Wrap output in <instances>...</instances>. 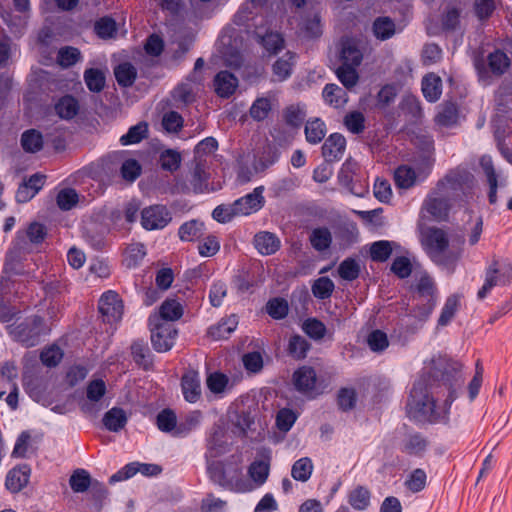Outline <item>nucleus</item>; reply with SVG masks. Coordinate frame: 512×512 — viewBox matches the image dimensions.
I'll list each match as a JSON object with an SVG mask.
<instances>
[{
  "instance_id": "1",
  "label": "nucleus",
  "mask_w": 512,
  "mask_h": 512,
  "mask_svg": "<svg viewBox=\"0 0 512 512\" xmlns=\"http://www.w3.org/2000/svg\"><path fill=\"white\" fill-rule=\"evenodd\" d=\"M429 373L444 385L449 386V395L442 406L436 404L431 396L426 382L419 379L415 382L410 392L407 402V414L411 419L419 422H444L448 419V414L452 402L457 398L456 388L463 384L461 377V364H449L446 361H433Z\"/></svg>"
},
{
  "instance_id": "2",
  "label": "nucleus",
  "mask_w": 512,
  "mask_h": 512,
  "mask_svg": "<svg viewBox=\"0 0 512 512\" xmlns=\"http://www.w3.org/2000/svg\"><path fill=\"white\" fill-rule=\"evenodd\" d=\"M474 176L463 169L450 170L424 200L422 209L437 221L447 220L451 209L473 197Z\"/></svg>"
},
{
  "instance_id": "3",
  "label": "nucleus",
  "mask_w": 512,
  "mask_h": 512,
  "mask_svg": "<svg viewBox=\"0 0 512 512\" xmlns=\"http://www.w3.org/2000/svg\"><path fill=\"white\" fill-rule=\"evenodd\" d=\"M420 243L430 259L439 266L453 273L462 255L464 237L449 234L438 227H428L420 230Z\"/></svg>"
},
{
  "instance_id": "4",
  "label": "nucleus",
  "mask_w": 512,
  "mask_h": 512,
  "mask_svg": "<svg viewBox=\"0 0 512 512\" xmlns=\"http://www.w3.org/2000/svg\"><path fill=\"white\" fill-rule=\"evenodd\" d=\"M211 480L222 487L236 492H246L250 485L242 478L241 469L237 466L225 468L220 461H212L207 467Z\"/></svg>"
},
{
  "instance_id": "5",
  "label": "nucleus",
  "mask_w": 512,
  "mask_h": 512,
  "mask_svg": "<svg viewBox=\"0 0 512 512\" xmlns=\"http://www.w3.org/2000/svg\"><path fill=\"white\" fill-rule=\"evenodd\" d=\"M512 281V264L509 262H500L496 259L492 261L485 272V281L477 293V297L483 300L495 286H507Z\"/></svg>"
},
{
  "instance_id": "6",
  "label": "nucleus",
  "mask_w": 512,
  "mask_h": 512,
  "mask_svg": "<svg viewBox=\"0 0 512 512\" xmlns=\"http://www.w3.org/2000/svg\"><path fill=\"white\" fill-rule=\"evenodd\" d=\"M151 326V342L157 352H167L174 345L177 330L174 325L159 322V319H149Z\"/></svg>"
},
{
  "instance_id": "7",
  "label": "nucleus",
  "mask_w": 512,
  "mask_h": 512,
  "mask_svg": "<svg viewBox=\"0 0 512 512\" xmlns=\"http://www.w3.org/2000/svg\"><path fill=\"white\" fill-rule=\"evenodd\" d=\"M43 319L35 316L18 325L9 326V334L27 347L35 346L38 343Z\"/></svg>"
},
{
  "instance_id": "8",
  "label": "nucleus",
  "mask_w": 512,
  "mask_h": 512,
  "mask_svg": "<svg viewBox=\"0 0 512 512\" xmlns=\"http://www.w3.org/2000/svg\"><path fill=\"white\" fill-rule=\"evenodd\" d=\"M124 305L120 296L114 291L105 292L99 300V312L107 323H116L121 320Z\"/></svg>"
},
{
  "instance_id": "9",
  "label": "nucleus",
  "mask_w": 512,
  "mask_h": 512,
  "mask_svg": "<svg viewBox=\"0 0 512 512\" xmlns=\"http://www.w3.org/2000/svg\"><path fill=\"white\" fill-rule=\"evenodd\" d=\"M171 220V213L164 205H152L141 212V224L146 230L163 229Z\"/></svg>"
},
{
  "instance_id": "10",
  "label": "nucleus",
  "mask_w": 512,
  "mask_h": 512,
  "mask_svg": "<svg viewBox=\"0 0 512 512\" xmlns=\"http://www.w3.org/2000/svg\"><path fill=\"white\" fill-rule=\"evenodd\" d=\"M32 247L25 236L18 234L12 246L6 253L4 267L6 271L19 273V266L25 257L31 253Z\"/></svg>"
},
{
  "instance_id": "11",
  "label": "nucleus",
  "mask_w": 512,
  "mask_h": 512,
  "mask_svg": "<svg viewBox=\"0 0 512 512\" xmlns=\"http://www.w3.org/2000/svg\"><path fill=\"white\" fill-rule=\"evenodd\" d=\"M481 173L489 186L488 199L490 204L497 202V188L503 185L504 179L501 177V172L496 169L492 158L484 155L479 161Z\"/></svg>"
},
{
  "instance_id": "12",
  "label": "nucleus",
  "mask_w": 512,
  "mask_h": 512,
  "mask_svg": "<svg viewBox=\"0 0 512 512\" xmlns=\"http://www.w3.org/2000/svg\"><path fill=\"white\" fill-rule=\"evenodd\" d=\"M264 188L262 186L256 187L253 192L235 200L232 203L234 211L237 216H247L259 211L265 202L263 196Z\"/></svg>"
},
{
  "instance_id": "13",
  "label": "nucleus",
  "mask_w": 512,
  "mask_h": 512,
  "mask_svg": "<svg viewBox=\"0 0 512 512\" xmlns=\"http://www.w3.org/2000/svg\"><path fill=\"white\" fill-rule=\"evenodd\" d=\"M316 381V372L310 366H301L293 373V384L300 393L310 395L315 389Z\"/></svg>"
},
{
  "instance_id": "14",
  "label": "nucleus",
  "mask_w": 512,
  "mask_h": 512,
  "mask_svg": "<svg viewBox=\"0 0 512 512\" xmlns=\"http://www.w3.org/2000/svg\"><path fill=\"white\" fill-rule=\"evenodd\" d=\"M496 116L503 119L512 118V84L503 83L495 94Z\"/></svg>"
},
{
  "instance_id": "15",
  "label": "nucleus",
  "mask_w": 512,
  "mask_h": 512,
  "mask_svg": "<svg viewBox=\"0 0 512 512\" xmlns=\"http://www.w3.org/2000/svg\"><path fill=\"white\" fill-rule=\"evenodd\" d=\"M181 387L186 401L197 402L201 397L199 373L193 369L187 370L182 376Z\"/></svg>"
},
{
  "instance_id": "16",
  "label": "nucleus",
  "mask_w": 512,
  "mask_h": 512,
  "mask_svg": "<svg viewBox=\"0 0 512 512\" xmlns=\"http://www.w3.org/2000/svg\"><path fill=\"white\" fill-rule=\"evenodd\" d=\"M346 147V139L339 133L331 134L322 146V155L327 162H335L342 158Z\"/></svg>"
},
{
  "instance_id": "17",
  "label": "nucleus",
  "mask_w": 512,
  "mask_h": 512,
  "mask_svg": "<svg viewBox=\"0 0 512 512\" xmlns=\"http://www.w3.org/2000/svg\"><path fill=\"white\" fill-rule=\"evenodd\" d=\"M253 244L261 255H272L276 253L281 246L280 239L271 232L262 231L254 236Z\"/></svg>"
},
{
  "instance_id": "18",
  "label": "nucleus",
  "mask_w": 512,
  "mask_h": 512,
  "mask_svg": "<svg viewBox=\"0 0 512 512\" xmlns=\"http://www.w3.org/2000/svg\"><path fill=\"white\" fill-rule=\"evenodd\" d=\"M363 53L353 39L341 41L340 60L342 65L357 67L361 64Z\"/></svg>"
},
{
  "instance_id": "19",
  "label": "nucleus",
  "mask_w": 512,
  "mask_h": 512,
  "mask_svg": "<svg viewBox=\"0 0 512 512\" xmlns=\"http://www.w3.org/2000/svg\"><path fill=\"white\" fill-rule=\"evenodd\" d=\"M30 468L27 465L16 467L9 471L6 477V487L12 493L21 491L29 482Z\"/></svg>"
},
{
  "instance_id": "20",
  "label": "nucleus",
  "mask_w": 512,
  "mask_h": 512,
  "mask_svg": "<svg viewBox=\"0 0 512 512\" xmlns=\"http://www.w3.org/2000/svg\"><path fill=\"white\" fill-rule=\"evenodd\" d=\"M238 86V79L228 71H220L214 78V88L218 96H231Z\"/></svg>"
},
{
  "instance_id": "21",
  "label": "nucleus",
  "mask_w": 512,
  "mask_h": 512,
  "mask_svg": "<svg viewBox=\"0 0 512 512\" xmlns=\"http://www.w3.org/2000/svg\"><path fill=\"white\" fill-rule=\"evenodd\" d=\"M183 315L181 303L174 299L165 300L159 307V314L150 316L149 319H159V322H173L179 320Z\"/></svg>"
},
{
  "instance_id": "22",
  "label": "nucleus",
  "mask_w": 512,
  "mask_h": 512,
  "mask_svg": "<svg viewBox=\"0 0 512 512\" xmlns=\"http://www.w3.org/2000/svg\"><path fill=\"white\" fill-rule=\"evenodd\" d=\"M294 58V54L288 51L273 64L272 71L275 81L282 82L291 76Z\"/></svg>"
},
{
  "instance_id": "23",
  "label": "nucleus",
  "mask_w": 512,
  "mask_h": 512,
  "mask_svg": "<svg viewBox=\"0 0 512 512\" xmlns=\"http://www.w3.org/2000/svg\"><path fill=\"white\" fill-rule=\"evenodd\" d=\"M114 76L119 86L131 87L137 78V69L129 62H123L114 68Z\"/></svg>"
},
{
  "instance_id": "24",
  "label": "nucleus",
  "mask_w": 512,
  "mask_h": 512,
  "mask_svg": "<svg viewBox=\"0 0 512 512\" xmlns=\"http://www.w3.org/2000/svg\"><path fill=\"white\" fill-rule=\"evenodd\" d=\"M238 325V319L235 315H231L226 319H222L218 324L211 326L208 335L214 340L227 338Z\"/></svg>"
},
{
  "instance_id": "25",
  "label": "nucleus",
  "mask_w": 512,
  "mask_h": 512,
  "mask_svg": "<svg viewBox=\"0 0 512 512\" xmlns=\"http://www.w3.org/2000/svg\"><path fill=\"white\" fill-rule=\"evenodd\" d=\"M422 92L429 102L437 101L442 93L441 78L435 74H428L422 81Z\"/></svg>"
},
{
  "instance_id": "26",
  "label": "nucleus",
  "mask_w": 512,
  "mask_h": 512,
  "mask_svg": "<svg viewBox=\"0 0 512 512\" xmlns=\"http://www.w3.org/2000/svg\"><path fill=\"white\" fill-rule=\"evenodd\" d=\"M322 96L326 103L329 105L339 108L344 106L348 101L346 91L339 87L337 84H327L322 92Z\"/></svg>"
},
{
  "instance_id": "27",
  "label": "nucleus",
  "mask_w": 512,
  "mask_h": 512,
  "mask_svg": "<svg viewBox=\"0 0 512 512\" xmlns=\"http://www.w3.org/2000/svg\"><path fill=\"white\" fill-rule=\"evenodd\" d=\"M487 62L489 70L495 76L503 75L511 64L510 58L501 50L491 52L487 57Z\"/></svg>"
},
{
  "instance_id": "28",
  "label": "nucleus",
  "mask_w": 512,
  "mask_h": 512,
  "mask_svg": "<svg viewBox=\"0 0 512 512\" xmlns=\"http://www.w3.org/2000/svg\"><path fill=\"white\" fill-rule=\"evenodd\" d=\"M204 233V223L196 219L183 223L178 230L179 238L182 241H195L202 237Z\"/></svg>"
},
{
  "instance_id": "29",
  "label": "nucleus",
  "mask_w": 512,
  "mask_h": 512,
  "mask_svg": "<svg viewBox=\"0 0 512 512\" xmlns=\"http://www.w3.org/2000/svg\"><path fill=\"white\" fill-rule=\"evenodd\" d=\"M127 416L123 409L114 407L105 413L103 417L104 426L112 432H118L125 427Z\"/></svg>"
},
{
  "instance_id": "30",
  "label": "nucleus",
  "mask_w": 512,
  "mask_h": 512,
  "mask_svg": "<svg viewBox=\"0 0 512 512\" xmlns=\"http://www.w3.org/2000/svg\"><path fill=\"white\" fill-rule=\"evenodd\" d=\"M311 246L318 252L327 250L332 243V234L326 227L314 228L309 236Z\"/></svg>"
},
{
  "instance_id": "31",
  "label": "nucleus",
  "mask_w": 512,
  "mask_h": 512,
  "mask_svg": "<svg viewBox=\"0 0 512 512\" xmlns=\"http://www.w3.org/2000/svg\"><path fill=\"white\" fill-rule=\"evenodd\" d=\"M326 134V126L325 123L319 119L315 118L313 120H309L305 125V136L307 142L310 144H318L323 140Z\"/></svg>"
},
{
  "instance_id": "32",
  "label": "nucleus",
  "mask_w": 512,
  "mask_h": 512,
  "mask_svg": "<svg viewBox=\"0 0 512 512\" xmlns=\"http://www.w3.org/2000/svg\"><path fill=\"white\" fill-rule=\"evenodd\" d=\"M306 117L305 105L291 104L283 110V118L287 125L299 128Z\"/></svg>"
},
{
  "instance_id": "33",
  "label": "nucleus",
  "mask_w": 512,
  "mask_h": 512,
  "mask_svg": "<svg viewBox=\"0 0 512 512\" xmlns=\"http://www.w3.org/2000/svg\"><path fill=\"white\" fill-rule=\"evenodd\" d=\"M21 146L29 153L40 151L43 147L42 134L35 129L25 131L21 136Z\"/></svg>"
},
{
  "instance_id": "34",
  "label": "nucleus",
  "mask_w": 512,
  "mask_h": 512,
  "mask_svg": "<svg viewBox=\"0 0 512 512\" xmlns=\"http://www.w3.org/2000/svg\"><path fill=\"white\" fill-rule=\"evenodd\" d=\"M55 110L62 119H72L78 113L79 105L74 97L64 96L56 103Z\"/></svg>"
},
{
  "instance_id": "35",
  "label": "nucleus",
  "mask_w": 512,
  "mask_h": 512,
  "mask_svg": "<svg viewBox=\"0 0 512 512\" xmlns=\"http://www.w3.org/2000/svg\"><path fill=\"white\" fill-rule=\"evenodd\" d=\"M94 31L101 39L114 38L117 33V24L113 18L104 16L95 22Z\"/></svg>"
},
{
  "instance_id": "36",
  "label": "nucleus",
  "mask_w": 512,
  "mask_h": 512,
  "mask_svg": "<svg viewBox=\"0 0 512 512\" xmlns=\"http://www.w3.org/2000/svg\"><path fill=\"white\" fill-rule=\"evenodd\" d=\"M309 349L310 344L302 336L294 335L290 337L287 351L292 358L297 360L305 358Z\"/></svg>"
},
{
  "instance_id": "37",
  "label": "nucleus",
  "mask_w": 512,
  "mask_h": 512,
  "mask_svg": "<svg viewBox=\"0 0 512 512\" xmlns=\"http://www.w3.org/2000/svg\"><path fill=\"white\" fill-rule=\"evenodd\" d=\"M373 32L377 39H389L395 34V24L389 17H379L373 23Z\"/></svg>"
},
{
  "instance_id": "38",
  "label": "nucleus",
  "mask_w": 512,
  "mask_h": 512,
  "mask_svg": "<svg viewBox=\"0 0 512 512\" xmlns=\"http://www.w3.org/2000/svg\"><path fill=\"white\" fill-rule=\"evenodd\" d=\"M270 464L265 460H256L249 466L248 473L251 479L257 484L262 485L268 478Z\"/></svg>"
},
{
  "instance_id": "39",
  "label": "nucleus",
  "mask_w": 512,
  "mask_h": 512,
  "mask_svg": "<svg viewBox=\"0 0 512 512\" xmlns=\"http://www.w3.org/2000/svg\"><path fill=\"white\" fill-rule=\"evenodd\" d=\"M313 471V464L310 458L303 457L299 460H297L291 469V476L297 480L306 482Z\"/></svg>"
},
{
  "instance_id": "40",
  "label": "nucleus",
  "mask_w": 512,
  "mask_h": 512,
  "mask_svg": "<svg viewBox=\"0 0 512 512\" xmlns=\"http://www.w3.org/2000/svg\"><path fill=\"white\" fill-rule=\"evenodd\" d=\"M394 179L399 188L408 189L415 184L416 173L411 167L403 165L395 170Z\"/></svg>"
},
{
  "instance_id": "41",
  "label": "nucleus",
  "mask_w": 512,
  "mask_h": 512,
  "mask_svg": "<svg viewBox=\"0 0 512 512\" xmlns=\"http://www.w3.org/2000/svg\"><path fill=\"white\" fill-rule=\"evenodd\" d=\"M84 81L88 89L92 92H100L105 86V76L101 70L96 68L85 70Z\"/></svg>"
},
{
  "instance_id": "42",
  "label": "nucleus",
  "mask_w": 512,
  "mask_h": 512,
  "mask_svg": "<svg viewBox=\"0 0 512 512\" xmlns=\"http://www.w3.org/2000/svg\"><path fill=\"white\" fill-rule=\"evenodd\" d=\"M272 110L271 100L267 97L257 98L250 107V116L255 121L265 120Z\"/></svg>"
},
{
  "instance_id": "43",
  "label": "nucleus",
  "mask_w": 512,
  "mask_h": 512,
  "mask_svg": "<svg viewBox=\"0 0 512 512\" xmlns=\"http://www.w3.org/2000/svg\"><path fill=\"white\" fill-rule=\"evenodd\" d=\"M71 489L76 493L85 492L91 485V477L84 469H77L69 479Z\"/></svg>"
},
{
  "instance_id": "44",
  "label": "nucleus",
  "mask_w": 512,
  "mask_h": 512,
  "mask_svg": "<svg viewBox=\"0 0 512 512\" xmlns=\"http://www.w3.org/2000/svg\"><path fill=\"white\" fill-rule=\"evenodd\" d=\"M339 276L347 281H353L360 274L359 263L354 258H346L338 266Z\"/></svg>"
},
{
  "instance_id": "45",
  "label": "nucleus",
  "mask_w": 512,
  "mask_h": 512,
  "mask_svg": "<svg viewBox=\"0 0 512 512\" xmlns=\"http://www.w3.org/2000/svg\"><path fill=\"white\" fill-rule=\"evenodd\" d=\"M148 126L146 123H138L132 126L128 132L120 138L122 145H130L139 143L147 137Z\"/></svg>"
},
{
  "instance_id": "46",
  "label": "nucleus",
  "mask_w": 512,
  "mask_h": 512,
  "mask_svg": "<svg viewBox=\"0 0 512 512\" xmlns=\"http://www.w3.org/2000/svg\"><path fill=\"white\" fill-rule=\"evenodd\" d=\"M302 29L308 38H318L322 35L321 16L318 12L307 16L302 25Z\"/></svg>"
},
{
  "instance_id": "47",
  "label": "nucleus",
  "mask_w": 512,
  "mask_h": 512,
  "mask_svg": "<svg viewBox=\"0 0 512 512\" xmlns=\"http://www.w3.org/2000/svg\"><path fill=\"white\" fill-rule=\"evenodd\" d=\"M349 503L354 509H366L370 504V492L362 486L355 488L349 495Z\"/></svg>"
},
{
  "instance_id": "48",
  "label": "nucleus",
  "mask_w": 512,
  "mask_h": 512,
  "mask_svg": "<svg viewBox=\"0 0 512 512\" xmlns=\"http://www.w3.org/2000/svg\"><path fill=\"white\" fill-rule=\"evenodd\" d=\"M145 255V246L141 243H133L126 249L124 262L129 268L135 267L145 257Z\"/></svg>"
},
{
  "instance_id": "49",
  "label": "nucleus",
  "mask_w": 512,
  "mask_h": 512,
  "mask_svg": "<svg viewBox=\"0 0 512 512\" xmlns=\"http://www.w3.org/2000/svg\"><path fill=\"white\" fill-rule=\"evenodd\" d=\"M131 353L134 361L138 365L145 369H148L151 366L150 351L143 342H134L131 346Z\"/></svg>"
},
{
  "instance_id": "50",
  "label": "nucleus",
  "mask_w": 512,
  "mask_h": 512,
  "mask_svg": "<svg viewBox=\"0 0 512 512\" xmlns=\"http://www.w3.org/2000/svg\"><path fill=\"white\" fill-rule=\"evenodd\" d=\"M261 44L270 54H276L284 48V39L277 32H268L261 37Z\"/></svg>"
},
{
  "instance_id": "51",
  "label": "nucleus",
  "mask_w": 512,
  "mask_h": 512,
  "mask_svg": "<svg viewBox=\"0 0 512 512\" xmlns=\"http://www.w3.org/2000/svg\"><path fill=\"white\" fill-rule=\"evenodd\" d=\"M415 291L419 298H422L426 301H435V285L433 280L427 276L423 275L415 286Z\"/></svg>"
},
{
  "instance_id": "52",
  "label": "nucleus",
  "mask_w": 512,
  "mask_h": 512,
  "mask_svg": "<svg viewBox=\"0 0 512 512\" xmlns=\"http://www.w3.org/2000/svg\"><path fill=\"white\" fill-rule=\"evenodd\" d=\"M336 75L347 89L353 88L359 80L356 67L353 66L341 65L337 68Z\"/></svg>"
},
{
  "instance_id": "53",
  "label": "nucleus",
  "mask_w": 512,
  "mask_h": 512,
  "mask_svg": "<svg viewBox=\"0 0 512 512\" xmlns=\"http://www.w3.org/2000/svg\"><path fill=\"white\" fill-rule=\"evenodd\" d=\"M458 117L457 107L454 103H445L436 116L438 124L450 126L456 123Z\"/></svg>"
},
{
  "instance_id": "54",
  "label": "nucleus",
  "mask_w": 512,
  "mask_h": 512,
  "mask_svg": "<svg viewBox=\"0 0 512 512\" xmlns=\"http://www.w3.org/2000/svg\"><path fill=\"white\" fill-rule=\"evenodd\" d=\"M459 307V299L457 296H450L447 298L440 317L438 319L439 326H446L455 316L456 311Z\"/></svg>"
},
{
  "instance_id": "55",
  "label": "nucleus",
  "mask_w": 512,
  "mask_h": 512,
  "mask_svg": "<svg viewBox=\"0 0 512 512\" xmlns=\"http://www.w3.org/2000/svg\"><path fill=\"white\" fill-rule=\"evenodd\" d=\"M157 427L162 432H171L177 424V417L173 410L164 409L156 418Z\"/></svg>"
},
{
  "instance_id": "56",
  "label": "nucleus",
  "mask_w": 512,
  "mask_h": 512,
  "mask_svg": "<svg viewBox=\"0 0 512 512\" xmlns=\"http://www.w3.org/2000/svg\"><path fill=\"white\" fill-rule=\"evenodd\" d=\"M334 287V283L329 277H320L314 282L312 292L316 298L326 299L331 296Z\"/></svg>"
},
{
  "instance_id": "57",
  "label": "nucleus",
  "mask_w": 512,
  "mask_h": 512,
  "mask_svg": "<svg viewBox=\"0 0 512 512\" xmlns=\"http://www.w3.org/2000/svg\"><path fill=\"white\" fill-rule=\"evenodd\" d=\"M392 253L391 243L389 241H377L371 245L370 256L373 261L384 262Z\"/></svg>"
},
{
  "instance_id": "58",
  "label": "nucleus",
  "mask_w": 512,
  "mask_h": 512,
  "mask_svg": "<svg viewBox=\"0 0 512 512\" xmlns=\"http://www.w3.org/2000/svg\"><path fill=\"white\" fill-rule=\"evenodd\" d=\"M81 57V53L77 48L64 47L61 48L57 55V62L62 67H70L77 63Z\"/></svg>"
},
{
  "instance_id": "59",
  "label": "nucleus",
  "mask_w": 512,
  "mask_h": 512,
  "mask_svg": "<svg viewBox=\"0 0 512 512\" xmlns=\"http://www.w3.org/2000/svg\"><path fill=\"white\" fill-rule=\"evenodd\" d=\"M364 123V115L359 111L350 112L344 117L345 127L353 134H359L363 132L365 128Z\"/></svg>"
},
{
  "instance_id": "60",
  "label": "nucleus",
  "mask_w": 512,
  "mask_h": 512,
  "mask_svg": "<svg viewBox=\"0 0 512 512\" xmlns=\"http://www.w3.org/2000/svg\"><path fill=\"white\" fill-rule=\"evenodd\" d=\"M161 167L164 170L174 172L176 171L181 163V155L175 150H165L160 155Z\"/></svg>"
},
{
  "instance_id": "61",
  "label": "nucleus",
  "mask_w": 512,
  "mask_h": 512,
  "mask_svg": "<svg viewBox=\"0 0 512 512\" xmlns=\"http://www.w3.org/2000/svg\"><path fill=\"white\" fill-rule=\"evenodd\" d=\"M56 202L61 210H70L78 202V194L74 189H63L58 192Z\"/></svg>"
},
{
  "instance_id": "62",
  "label": "nucleus",
  "mask_w": 512,
  "mask_h": 512,
  "mask_svg": "<svg viewBox=\"0 0 512 512\" xmlns=\"http://www.w3.org/2000/svg\"><path fill=\"white\" fill-rule=\"evenodd\" d=\"M367 343L369 348L374 352H381L385 350L389 345L386 333L382 332L381 330L372 331L368 335Z\"/></svg>"
},
{
  "instance_id": "63",
  "label": "nucleus",
  "mask_w": 512,
  "mask_h": 512,
  "mask_svg": "<svg viewBox=\"0 0 512 512\" xmlns=\"http://www.w3.org/2000/svg\"><path fill=\"white\" fill-rule=\"evenodd\" d=\"M266 309L267 313L274 319H282L288 314V304L281 298L269 300Z\"/></svg>"
},
{
  "instance_id": "64",
  "label": "nucleus",
  "mask_w": 512,
  "mask_h": 512,
  "mask_svg": "<svg viewBox=\"0 0 512 512\" xmlns=\"http://www.w3.org/2000/svg\"><path fill=\"white\" fill-rule=\"evenodd\" d=\"M426 473L422 469H416L414 470L409 478L406 480L405 485L406 487L416 493L422 491L426 486Z\"/></svg>"
}]
</instances>
